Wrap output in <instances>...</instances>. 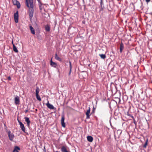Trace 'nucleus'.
<instances>
[{
  "mask_svg": "<svg viewBox=\"0 0 152 152\" xmlns=\"http://www.w3.org/2000/svg\"><path fill=\"white\" fill-rule=\"evenodd\" d=\"M26 4L29 9V16L31 18L33 16L34 5L33 0H26Z\"/></svg>",
  "mask_w": 152,
  "mask_h": 152,
  "instance_id": "1",
  "label": "nucleus"
},
{
  "mask_svg": "<svg viewBox=\"0 0 152 152\" xmlns=\"http://www.w3.org/2000/svg\"><path fill=\"white\" fill-rule=\"evenodd\" d=\"M14 17L15 23H18V11L14 14Z\"/></svg>",
  "mask_w": 152,
  "mask_h": 152,
  "instance_id": "2",
  "label": "nucleus"
},
{
  "mask_svg": "<svg viewBox=\"0 0 152 152\" xmlns=\"http://www.w3.org/2000/svg\"><path fill=\"white\" fill-rule=\"evenodd\" d=\"M8 134L10 140L12 141L14 139V134L12 133H11V132L10 131H8Z\"/></svg>",
  "mask_w": 152,
  "mask_h": 152,
  "instance_id": "3",
  "label": "nucleus"
},
{
  "mask_svg": "<svg viewBox=\"0 0 152 152\" xmlns=\"http://www.w3.org/2000/svg\"><path fill=\"white\" fill-rule=\"evenodd\" d=\"M18 121L20 125V127L22 130L24 132H25V128L24 124L20 121L18 120Z\"/></svg>",
  "mask_w": 152,
  "mask_h": 152,
  "instance_id": "4",
  "label": "nucleus"
},
{
  "mask_svg": "<svg viewBox=\"0 0 152 152\" xmlns=\"http://www.w3.org/2000/svg\"><path fill=\"white\" fill-rule=\"evenodd\" d=\"M91 109L90 107H88V109L87 110L86 113V119H88L90 118V116L91 115L90 113Z\"/></svg>",
  "mask_w": 152,
  "mask_h": 152,
  "instance_id": "5",
  "label": "nucleus"
},
{
  "mask_svg": "<svg viewBox=\"0 0 152 152\" xmlns=\"http://www.w3.org/2000/svg\"><path fill=\"white\" fill-rule=\"evenodd\" d=\"M13 3L14 5H17L18 8L20 7V5L19 1L16 0H13Z\"/></svg>",
  "mask_w": 152,
  "mask_h": 152,
  "instance_id": "6",
  "label": "nucleus"
},
{
  "mask_svg": "<svg viewBox=\"0 0 152 152\" xmlns=\"http://www.w3.org/2000/svg\"><path fill=\"white\" fill-rule=\"evenodd\" d=\"M64 116H62L61 120V123L62 126L63 127H65L66 126L64 122Z\"/></svg>",
  "mask_w": 152,
  "mask_h": 152,
  "instance_id": "7",
  "label": "nucleus"
},
{
  "mask_svg": "<svg viewBox=\"0 0 152 152\" xmlns=\"http://www.w3.org/2000/svg\"><path fill=\"white\" fill-rule=\"evenodd\" d=\"M15 103L16 104H19L20 103V99L19 96H17L15 98Z\"/></svg>",
  "mask_w": 152,
  "mask_h": 152,
  "instance_id": "8",
  "label": "nucleus"
},
{
  "mask_svg": "<svg viewBox=\"0 0 152 152\" xmlns=\"http://www.w3.org/2000/svg\"><path fill=\"white\" fill-rule=\"evenodd\" d=\"M48 107L51 109H53L54 108V106L52 104L49 103L48 102L46 104Z\"/></svg>",
  "mask_w": 152,
  "mask_h": 152,
  "instance_id": "9",
  "label": "nucleus"
},
{
  "mask_svg": "<svg viewBox=\"0 0 152 152\" xmlns=\"http://www.w3.org/2000/svg\"><path fill=\"white\" fill-rule=\"evenodd\" d=\"M50 62V65L51 66L54 67H55V68L56 67V66H57V64L56 63L53 62L52 61V59L51 60Z\"/></svg>",
  "mask_w": 152,
  "mask_h": 152,
  "instance_id": "10",
  "label": "nucleus"
},
{
  "mask_svg": "<svg viewBox=\"0 0 152 152\" xmlns=\"http://www.w3.org/2000/svg\"><path fill=\"white\" fill-rule=\"evenodd\" d=\"M25 121L27 122L28 126H29L31 122L29 118L28 117H25Z\"/></svg>",
  "mask_w": 152,
  "mask_h": 152,
  "instance_id": "11",
  "label": "nucleus"
},
{
  "mask_svg": "<svg viewBox=\"0 0 152 152\" xmlns=\"http://www.w3.org/2000/svg\"><path fill=\"white\" fill-rule=\"evenodd\" d=\"M87 139L88 141L91 142L93 140V138L91 136H88L87 137Z\"/></svg>",
  "mask_w": 152,
  "mask_h": 152,
  "instance_id": "12",
  "label": "nucleus"
},
{
  "mask_svg": "<svg viewBox=\"0 0 152 152\" xmlns=\"http://www.w3.org/2000/svg\"><path fill=\"white\" fill-rule=\"evenodd\" d=\"M30 29L31 31V33L33 34H35V31L34 28L31 26H30Z\"/></svg>",
  "mask_w": 152,
  "mask_h": 152,
  "instance_id": "13",
  "label": "nucleus"
},
{
  "mask_svg": "<svg viewBox=\"0 0 152 152\" xmlns=\"http://www.w3.org/2000/svg\"><path fill=\"white\" fill-rule=\"evenodd\" d=\"M55 58L56 59L59 61H61V59L59 57H58V56L57 55V54L56 53V54L55 56Z\"/></svg>",
  "mask_w": 152,
  "mask_h": 152,
  "instance_id": "14",
  "label": "nucleus"
},
{
  "mask_svg": "<svg viewBox=\"0 0 152 152\" xmlns=\"http://www.w3.org/2000/svg\"><path fill=\"white\" fill-rule=\"evenodd\" d=\"M20 149L18 147L16 146L14 149L13 152H19L18 150H20Z\"/></svg>",
  "mask_w": 152,
  "mask_h": 152,
  "instance_id": "15",
  "label": "nucleus"
},
{
  "mask_svg": "<svg viewBox=\"0 0 152 152\" xmlns=\"http://www.w3.org/2000/svg\"><path fill=\"white\" fill-rule=\"evenodd\" d=\"M61 150L63 152H66L67 151L66 147L64 146H63L62 147Z\"/></svg>",
  "mask_w": 152,
  "mask_h": 152,
  "instance_id": "16",
  "label": "nucleus"
},
{
  "mask_svg": "<svg viewBox=\"0 0 152 152\" xmlns=\"http://www.w3.org/2000/svg\"><path fill=\"white\" fill-rule=\"evenodd\" d=\"M13 50L15 52L18 53V50L14 45H13Z\"/></svg>",
  "mask_w": 152,
  "mask_h": 152,
  "instance_id": "17",
  "label": "nucleus"
},
{
  "mask_svg": "<svg viewBox=\"0 0 152 152\" xmlns=\"http://www.w3.org/2000/svg\"><path fill=\"white\" fill-rule=\"evenodd\" d=\"M45 30L47 31H50V27L48 26H45Z\"/></svg>",
  "mask_w": 152,
  "mask_h": 152,
  "instance_id": "18",
  "label": "nucleus"
},
{
  "mask_svg": "<svg viewBox=\"0 0 152 152\" xmlns=\"http://www.w3.org/2000/svg\"><path fill=\"white\" fill-rule=\"evenodd\" d=\"M101 58L102 59H104L105 58L106 56L105 55L103 54H101L99 55Z\"/></svg>",
  "mask_w": 152,
  "mask_h": 152,
  "instance_id": "19",
  "label": "nucleus"
},
{
  "mask_svg": "<svg viewBox=\"0 0 152 152\" xmlns=\"http://www.w3.org/2000/svg\"><path fill=\"white\" fill-rule=\"evenodd\" d=\"M39 88L37 87L36 90V94H39Z\"/></svg>",
  "mask_w": 152,
  "mask_h": 152,
  "instance_id": "20",
  "label": "nucleus"
},
{
  "mask_svg": "<svg viewBox=\"0 0 152 152\" xmlns=\"http://www.w3.org/2000/svg\"><path fill=\"white\" fill-rule=\"evenodd\" d=\"M36 96L37 99L39 101H41V98L39 96V94L36 95Z\"/></svg>",
  "mask_w": 152,
  "mask_h": 152,
  "instance_id": "21",
  "label": "nucleus"
},
{
  "mask_svg": "<svg viewBox=\"0 0 152 152\" xmlns=\"http://www.w3.org/2000/svg\"><path fill=\"white\" fill-rule=\"evenodd\" d=\"M124 48V46L122 43H121L120 45V51L121 52L122 51V50Z\"/></svg>",
  "mask_w": 152,
  "mask_h": 152,
  "instance_id": "22",
  "label": "nucleus"
},
{
  "mask_svg": "<svg viewBox=\"0 0 152 152\" xmlns=\"http://www.w3.org/2000/svg\"><path fill=\"white\" fill-rule=\"evenodd\" d=\"M69 64L70 70V71H71L72 70V64H71V63L70 61L69 62Z\"/></svg>",
  "mask_w": 152,
  "mask_h": 152,
  "instance_id": "23",
  "label": "nucleus"
},
{
  "mask_svg": "<svg viewBox=\"0 0 152 152\" xmlns=\"http://www.w3.org/2000/svg\"><path fill=\"white\" fill-rule=\"evenodd\" d=\"M147 141H148V140H147V141H146V142H145V144L144 145V146L146 147V146L147 145Z\"/></svg>",
  "mask_w": 152,
  "mask_h": 152,
  "instance_id": "24",
  "label": "nucleus"
},
{
  "mask_svg": "<svg viewBox=\"0 0 152 152\" xmlns=\"http://www.w3.org/2000/svg\"><path fill=\"white\" fill-rule=\"evenodd\" d=\"M145 1L147 3H148L150 1V0H145Z\"/></svg>",
  "mask_w": 152,
  "mask_h": 152,
  "instance_id": "25",
  "label": "nucleus"
},
{
  "mask_svg": "<svg viewBox=\"0 0 152 152\" xmlns=\"http://www.w3.org/2000/svg\"><path fill=\"white\" fill-rule=\"evenodd\" d=\"M102 0H101V2H100V4L101 5V6H102Z\"/></svg>",
  "mask_w": 152,
  "mask_h": 152,
  "instance_id": "26",
  "label": "nucleus"
},
{
  "mask_svg": "<svg viewBox=\"0 0 152 152\" xmlns=\"http://www.w3.org/2000/svg\"><path fill=\"white\" fill-rule=\"evenodd\" d=\"M7 79L9 80H11V77L10 76L8 77Z\"/></svg>",
  "mask_w": 152,
  "mask_h": 152,
  "instance_id": "27",
  "label": "nucleus"
},
{
  "mask_svg": "<svg viewBox=\"0 0 152 152\" xmlns=\"http://www.w3.org/2000/svg\"><path fill=\"white\" fill-rule=\"evenodd\" d=\"M71 71H70V70L69 75H70V74L71 72Z\"/></svg>",
  "mask_w": 152,
  "mask_h": 152,
  "instance_id": "28",
  "label": "nucleus"
},
{
  "mask_svg": "<svg viewBox=\"0 0 152 152\" xmlns=\"http://www.w3.org/2000/svg\"><path fill=\"white\" fill-rule=\"evenodd\" d=\"M12 44L13 45H13H14V44L13 43V40H12Z\"/></svg>",
  "mask_w": 152,
  "mask_h": 152,
  "instance_id": "29",
  "label": "nucleus"
},
{
  "mask_svg": "<svg viewBox=\"0 0 152 152\" xmlns=\"http://www.w3.org/2000/svg\"><path fill=\"white\" fill-rule=\"evenodd\" d=\"M66 152H68V151H66Z\"/></svg>",
  "mask_w": 152,
  "mask_h": 152,
  "instance_id": "30",
  "label": "nucleus"
}]
</instances>
